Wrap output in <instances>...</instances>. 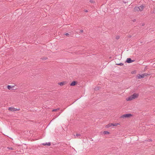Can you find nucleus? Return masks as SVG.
I'll use <instances>...</instances> for the list:
<instances>
[{"mask_svg":"<svg viewBox=\"0 0 155 155\" xmlns=\"http://www.w3.org/2000/svg\"><path fill=\"white\" fill-rule=\"evenodd\" d=\"M90 2L91 3H93L94 2V0H90Z\"/></svg>","mask_w":155,"mask_h":155,"instance_id":"obj_22","label":"nucleus"},{"mask_svg":"<svg viewBox=\"0 0 155 155\" xmlns=\"http://www.w3.org/2000/svg\"><path fill=\"white\" fill-rule=\"evenodd\" d=\"M100 88V87H95V88H94V89L95 91L98 90Z\"/></svg>","mask_w":155,"mask_h":155,"instance_id":"obj_17","label":"nucleus"},{"mask_svg":"<svg viewBox=\"0 0 155 155\" xmlns=\"http://www.w3.org/2000/svg\"><path fill=\"white\" fill-rule=\"evenodd\" d=\"M128 37L129 38H130L131 37V35H129V36H128Z\"/></svg>","mask_w":155,"mask_h":155,"instance_id":"obj_27","label":"nucleus"},{"mask_svg":"<svg viewBox=\"0 0 155 155\" xmlns=\"http://www.w3.org/2000/svg\"><path fill=\"white\" fill-rule=\"evenodd\" d=\"M139 96L138 94L134 93L126 99L127 101H130L137 98Z\"/></svg>","mask_w":155,"mask_h":155,"instance_id":"obj_1","label":"nucleus"},{"mask_svg":"<svg viewBox=\"0 0 155 155\" xmlns=\"http://www.w3.org/2000/svg\"><path fill=\"white\" fill-rule=\"evenodd\" d=\"M84 12H88V11L87 10H85V11H84Z\"/></svg>","mask_w":155,"mask_h":155,"instance_id":"obj_28","label":"nucleus"},{"mask_svg":"<svg viewBox=\"0 0 155 155\" xmlns=\"http://www.w3.org/2000/svg\"><path fill=\"white\" fill-rule=\"evenodd\" d=\"M69 33L70 34L68 33H65L64 34V35L68 36V37H72L73 36L74 34L72 33V32H70Z\"/></svg>","mask_w":155,"mask_h":155,"instance_id":"obj_4","label":"nucleus"},{"mask_svg":"<svg viewBox=\"0 0 155 155\" xmlns=\"http://www.w3.org/2000/svg\"><path fill=\"white\" fill-rule=\"evenodd\" d=\"M13 87V86L12 87L10 85H8L7 86V88L9 90H10L11 89V88H12Z\"/></svg>","mask_w":155,"mask_h":155,"instance_id":"obj_16","label":"nucleus"},{"mask_svg":"<svg viewBox=\"0 0 155 155\" xmlns=\"http://www.w3.org/2000/svg\"><path fill=\"white\" fill-rule=\"evenodd\" d=\"M144 24H143L142 25V26H144Z\"/></svg>","mask_w":155,"mask_h":155,"instance_id":"obj_30","label":"nucleus"},{"mask_svg":"<svg viewBox=\"0 0 155 155\" xmlns=\"http://www.w3.org/2000/svg\"><path fill=\"white\" fill-rule=\"evenodd\" d=\"M103 134L105 135V134H110V132L107 131H104L103 132Z\"/></svg>","mask_w":155,"mask_h":155,"instance_id":"obj_11","label":"nucleus"},{"mask_svg":"<svg viewBox=\"0 0 155 155\" xmlns=\"http://www.w3.org/2000/svg\"><path fill=\"white\" fill-rule=\"evenodd\" d=\"M120 124L118 123H116L115 124H109L107 125L106 126V127L108 128L109 127H111L112 126H116L118 125H120Z\"/></svg>","mask_w":155,"mask_h":155,"instance_id":"obj_3","label":"nucleus"},{"mask_svg":"<svg viewBox=\"0 0 155 155\" xmlns=\"http://www.w3.org/2000/svg\"><path fill=\"white\" fill-rule=\"evenodd\" d=\"M41 59L42 60H46L47 59V57H44V58H41Z\"/></svg>","mask_w":155,"mask_h":155,"instance_id":"obj_21","label":"nucleus"},{"mask_svg":"<svg viewBox=\"0 0 155 155\" xmlns=\"http://www.w3.org/2000/svg\"><path fill=\"white\" fill-rule=\"evenodd\" d=\"M138 7H139L138 10L140 11H142L144 8V6L143 5H141L140 6H138Z\"/></svg>","mask_w":155,"mask_h":155,"instance_id":"obj_7","label":"nucleus"},{"mask_svg":"<svg viewBox=\"0 0 155 155\" xmlns=\"http://www.w3.org/2000/svg\"><path fill=\"white\" fill-rule=\"evenodd\" d=\"M43 145H48L50 146L51 145V143H43Z\"/></svg>","mask_w":155,"mask_h":155,"instance_id":"obj_13","label":"nucleus"},{"mask_svg":"<svg viewBox=\"0 0 155 155\" xmlns=\"http://www.w3.org/2000/svg\"><path fill=\"white\" fill-rule=\"evenodd\" d=\"M60 109L59 108H58L56 109H54L52 110V111L54 112V111H57L58 110H59Z\"/></svg>","mask_w":155,"mask_h":155,"instance_id":"obj_15","label":"nucleus"},{"mask_svg":"<svg viewBox=\"0 0 155 155\" xmlns=\"http://www.w3.org/2000/svg\"><path fill=\"white\" fill-rule=\"evenodd\" d=\"M132 116V115L131 114H123V115H122L121 116Z\"/></svg>","mask_w":155,"mask_h":155,"instance_id":"obj_10","label":"nucleus"},{"mask_svg":"<svg viewBox=\"0 0 155 155\" xmlns=\"http://www.w3.org/2000/svg\"><path fill=\"white\" fill-rule=\"evenodd\" d=\"M117 64V65H120V66H122L123 65V64L122 63H120L119 64Z\"/></svg>","mask_w":155,"mask_h":155,"instance_id":"obj_20","label":"nucleus"},{"mask_svg":"<svg viewBox=\"0 0 155 155\" xmlns=\"http://www.w3.org/2000/svg\"><path fill=\"white\" fill-rule=\"evenodd\" d=\"M132 21L133 22H134L136 21V19H134L132 20Z\"/></svg>","mask_w":155,"mask_h":155,"instance_id":"obj_26","label":"nucleus"},{"mask_svg":"<svg viewBox=\"0 0 155 155\" xmlns=\"http://www.w3.org/2000/svg\"><path fill=\"white\" fill-rule=\"evenodd\" d=\"M135 61V60H132L130 58H127L125 61V62H127L128 63H130L133 62Z\"/></svg>","mask_w":155,"mask_h":155,"instance_id":"obj_5","label":"nucleus"},{"mask_svg":"<svg viewBox=\"0 0 155 155\" xmlns=\"http://www.w3.org/2000/svg\"><path fill=\"white\" fill-rule=\"evenodd\" d=\"M120 38V36H117L116 37V38L117 39H118L119 38Z\"/></svg>","mask_w":155,"mask_h":155,"instance_id":"obj_24","label":"nucleus"},{"mask_svg":"<svg viewBox=\"0 0 155 155\" xmlns=\"http://www.w3.org/2000/svg\"><path fill=\"white\" fill-rule=\"evenodd\" d=\"M83 32V30H80V33H82Z\"/></svg>","mask_w":155,"mask_h":155,"instance_id":"obj_25","label":"nucleus"},{"mask_svg":"<svg viewBox=\"0 0 155 155\" xmlns=\"http://www.w3.org/2000/svg\"><path fill=\"white\" fill-rule=\"evenodd\" d=\"M137 78H138V79H140L141 78H144V77L143 76V74H138L137 75Z\"/></svg>","mask_w":155,"mask_h":155,"instance_id":"obj_8","label":"nucleus"},{"mask_svg":"<svg viewBox=\"0 0 155 155\" xmlns=\"http://www.w3.org/2000/svg\"><path fill=\"white\" fill-rule=\"evenodd\" d=\"M143 74L144 77V76H147V75H148V74H147V73H146Z\"/></svg>","mask_w":155,"mask_h":155,"instance_id":"obj_23","label":"nucleus"},{"mask_svg":"<svg viewBox=\"0 0 155 155\" xmlns=\"http://www.w3.org/2000/svg\"><path fill=\"white\" fill-rule=\"evenodd\" d=\"M137 72V71L136 70H134V71H133L131 72V74H136Z\"/></svg>","mask_w":155,"mask_h":155,"instance_id":"obj_19","label":"nucleus"},{"mask_svg":"<svg viewBox=\"0 0 155 155\" xmlns=\"http://www.w3.org/2000/svg\"><path fill=\"white\" fill-rule=\"evenodd\" d=\"M61 113V112L60 111H58L57 113V116H59L60 114Z\"/></svg>","mask_w":155,"mask_h":155,"instance_id":"obj_18","label":"nucleus"},{"mask_svg":"<svg viewBox=\"0 0 155 155\" xmlns=\"http://www.w3.org/2000/svg\"><path fill=\"white\" fill-rule=\"evenodd\" d=\"M77 32H76L75 33V34H77Z\"/></svg>","mask_w":155,"mask_h":155,"instance_id":"obj_31","label":"nucleus"},{"mask_svg":"<svg viewBox=\"0 0 155 155\" xmlns=\"http://www.w3.org/2000/svg\"><path fill=\"white\" fill-rule=\"evenodd\" d=\"M127 2H124V3H126Z\"/></svg>","mask_w":155,"mask_h":155,"instance_id":"obj_32","label":"nucleus"},{"mask_svg":"<svg viewBox=\"0 0 155 155\" xmlns=\"http://www.w3.org/2000/svg\"><path fill=\"white\" fill-rule=\"evenodd\" d=\"M75 138H76V137H80L81 136V134H77L76 135H74Z\"/></svg>","mask_w":155,"mask_h":155,"instance_id":"obj_14","label":"nucleus"},{"mask_svg":"<svg viewBox=\"0 0 155 155\" xmlns=\"http://www.w3.org/2000/svg\"><path fill=\"white\" fill-rule=\"evenodd\" d=\"M78 84V82L75 81H73L71 84L70 86H74Z\"/></svg>","mask_w":155,"mask_h":155,"instance_id":"obj_6","label":"nucleus"},{"mask_svg":"<svg viewBox=\"0 0 155 155\" xmlns=\"http://www.w3.org/2000/svg\"><path fill=\"white\" fill-rule=\"evenodd\" d=\"M9 149H12V148H9Z\"/></svg>","mask_w":155,"mask_h":155,"instance_id":"obj_29","label":"nucleus"},{"mask_svg":"<svg viewBox=\"0 0 155 155\" xmlns=\"http://www.w3.org/2000/svg\"><path fill=\"white\" fill-rule=\"evenodd\" d=\"M66 83L65 82L63 81L58 83V84L60 85L61 86H62L65 84Z\"/></svg>","mask_w":155,"mask_h":155,"instance_id":"obj_9","label":"nucleus"},{"mask_svg":"<svg viewBox=\"0 0 155 155\" xmlns=\"http://www.w3.org/2000/svg\"><path fill=\"white\" fill-rule=\"evenodd\" d=\"M8 110L11 111H17L19 110L20 109H16L14 108V107H8Z\"/></svg>","mask_w":155,"mask_h":155,"instance_id":"obj_2","label":"nucleus"},{"mask_svg":"<svg viewBox=\"0 0 155 155\" xmlns=\"http://www.w3.org/2000/svg\"><path fill=\"white\" fill-rule=\"evenodd\" d=\"M138 9L139 7L136 6L135 7H134V11L136 12L137 11L138 12V11H139V10H138Z\"/></svg>","mask_w":155,"mask_h":155,"instance_id":"obj_12","label":"nucleus"}]
</instances>
